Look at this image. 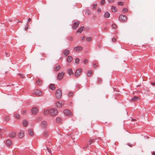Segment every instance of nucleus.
Wrapping results in <instances>:
<instances>
[{
	"mask_svg": "<svg viewBox=\"0 0 155 155\" xmlns=\"http://www.w3.org/2000/svg\"><path fill=\"white\" fill-rule=\"evenodd\" d=\"M61 91L60 89L57 90L55 93V96L57 99H60L61 96Z\"/></svg>",
	"mask_w": 155,
	"mask_h": 155,
	"instance_id": "nucleus-3",
	"label": "nucleus"
},
{
	"mask_svg": "<svg viewBox=\"0 0 155 155\" xmlns=\"http://www.w3.org/2000/svg\"><path fill=\"white\" fill-rule=\"evenodd\" d=\"M72 60V58L71 56H68L67 58V61L68 62H71Z\"/></svg>",
	"mask_w": 155,
	"mask_h": 155,
	"instance_id": "nucleus-21",
	"label": "nucleus"
},
{
	"mask_svg": "<svg viewBox=\"0 0 155 155\" xmlns=\"http://www.w3.org/2000/svg\"><path fill=\"white\" fill-rule=\"evenodd\" d=\"M128 11V9L127 8H125L123 9L122 12L123 13L127 12Z\"/></svg>",
	"mask_w": 155,
	"mask_h": 155,
	"instance_id": "nucleus-35",
	"label": "nucleus"
},
{
	"mask_svg": "<svg viewBox=\"0 0 155 155\" xmlns=\"http://www.w3.org/2000/svg\"><path fill=\"white\" fill-rule=\"evenodd\" d=\"M43 136L45 137H47L48 136V132L47 130H45L43 133Z\"/></svg>",
	"mask_w": 155,
	"mask_h": 155,
	"instance_id": "nucleus-27",
	"label": "nucleus"
},
{
	"mask_svg": "<svg viewBox=\"0 0 155 155\" xmlns=\"http://www.w3.org/2000/svg\"><path fill=\"white\" fill-rule=\"evenodd\" d=\"M61 68V67L59 65L56 66L54 69V70L56 71H58Z\"/></svg>",
	"mask_w": 155,
	"mask_h": 155,
	"instance_id": "nucleus-29",
	"label": "nucleus"
},
{
	"mask_svg": "<svg viewBox=\"0 0 155 155\" xmlns=\"http://www.w3.org/2000/svg\"><path fill=\"white\" fill-rule=\"evenodd\" d=\"M124 4V3L123 2H118V5H123Z\"/></svg>",
	"mask_w": 155,
	"mask_h": 155,
	"instance_id": "nucleus-39",
	"label": "nucleus"
},
{
	"mask_svg": "<svg viewBox=\"0 0 155 155\" xmlns=\"http://www.w3.org/2000/svg\"><path fill=\"white\" fill-rule=\"evenodd\" d=\"M9 135L10 137L13 138L15 137L16 134L15 132H12L9 133Z\"/></svg>",
	"mask_w": 155,
	"mask_h": 155,
	"instance_id": "nucleus-15",
	"label": "nucleus"
},
{
	"mask_svg": "<svg viewBox=\"0 0 155 155\" xmlns=\"http://www.w3.org/2000/svg\"><path fill=\"white\" fill-rule=\"evenodd\" d=\"M104 16L105 18H108L110 16V14L108 12H106L105 13Z\"/></svg>",
	"mask_w": 155,
	"mask_h": 155,
	"instance_id": "nucleus-26",
	"label": "nucleus"
},
{
	"mask_svg": "<svg viewBox=\"0 0 155 155\" xmlns=\"http://www.w3.org/2000/svg\"><path fill=\"white\" fill-rule=\"evenodd\" d=\"M15 117L16 118H19L20 117V116L17 114H15Z\"/></svg>",
	"mask_w": 155,
	"mask_h": 155,
	"instance_id": "nucleus-38",
	"label": "nucleus"
},
{
	"mask_svg": "<svg viewBox=\"0 0 155 155\" xmlns=\"http://www.w3.org/2000/svg\"><path fill=\"white\" fill-rule=\"evenodd\" d=\"M151 84L152 85L155 86V82H151Z\"/></svg>",
	"mask_w": 155,
	"mask_h": 155,
	"instance_id": "nucleus-54",
	"label": "nucleus"
},
{
	"mask_svg": "<svg viewBox=\"0 0 155 155\" xmlns=\"http://www.w3.org/2000/svg\"><path fill=\"white\" fill-rule=\"evenodd\" d=\"M64 104L62 101H58L55 103V106L58 107H62Z\"/></svg>",
	"mask_w": 155,
	"mask_h": 155,
	"instance_id": "nucleus-9",
	"label": "nucleus"
},
{
	"mask_svg": "<svg viewBox=\"0 0 155 155\" xmlns=\"http://www.w3.org/2000/svg\"><path fill=\"white\" fill-rule=\"evenodd\" d=\"M111 9L112 11L114 12H116L117 11V9L116 7L114 6H112Z\"/></svg>",
	"mask_w": 155,
	"mask_h": 155,
	"instance_id": "nucleus-23",
	"label": "nucleus"
},
{
	"mask_svg": "<svg viewBox=\"0 0 155 155\" xmlns=\"http://www.w3.org/2000/svg\"><path fill=\"white\" fill-rule=\"evenodd\" d=\"M68 39L69 41H72L73 39L72 36H71L69 37Z\"/></svg>",
	"mask_w": 155,
	"mask_h": 155,
	"instance_id": "nucleus-47",
	"label": "nucleus"
},
{
	"mask_svg": "<svg viewBox=\"0 0 155 155\" xmlns=\"http://www.w3.org/2000/svg\"><path fill=\"white\" fill-rule=\"evenodd\" d=\"M86 41L88 42L90 41L92 39V38L91 37H87L86 38Z\"/></svg>",
	"mask_w": 155,
	"mask_h": 155,
	"instance_id": "nucleus-32",
	"label": "nucleus"
},
{
	"mask_svg": "<svg viewBox=\"0 0 155 155\" xmlns=\"http://www.w3.org/2000/svg\"><path fill=\"white\" fill-rule=\"evenodd\" d=\"M28 122L27 120H23V125L24 127H26L28 124Z\"/></svg>",
	"mask_w": 155,
	"mask_h": 155,
	"instance_id": "nucleus-19",
	"label": "nucleus"
},
{
	"mask_svg": "<svg viewBox=\"0 0 155 155\" xmlns=\"http://www.w3.org/2000/svg\"><path fill=\"white\" fill-rule=\"evenodd\" d=\"M79 24L80 23L79 21H76L74 22L73 25V28L74 29H75L77 28Z\"/></svg>",
	"mask_w": 155,
	"mask_h": 155,
	"instance_id": "nucleus-12",
	"label": "nucleus"
},
{
	"mask_svg": "<svg viewBox=\"0 0 155 155\" xmlns=\"http://www.w3.org/2000/svg\"><path fill=\"white\" fill-rule=\"evenodd\" d=\"M105 0H102L101 1V5H104L105 4Z\"/></svg>",
	"mask_w": 155,
	"mask_h": 155,
	"instance_id": "nucleus-43",
	"label": "nucleus"
},
{
	"mask_svg": "<svg viewBox=\"0 0 155 155\" xmlns=\"http://www.w3.org/2000/svg\"><path fill=\"white\" fill-rule=\"evenodd\" d=\"M32 94L35 95L40 96L42 94V92L41 91L37 90L34 91L33 92Z\"/></svg>",
	"mask_w": 155,
	"mask_h": 155,
	"instance_id": "nucleus-5",
	"label": "nucleus"
},
{
	"mask_svg": "<svg viewBox=\"0 0 155 155\" xmlns=\"http://www.w3.org/2000/svg\"><path fill=\"white\" fill-rule=\"evenodd\" d=\"M116 40V39L114 38H113L112 39V41L113 42L115 41Z\"/></svg>",
	"mask_w": 155,
	"mask_h": 155,
	"instance_id": "nucleus-52",
	"label": "nucleus"
},
{
	"mask_svg": "<svg viewBox=\"0 0 155 155\" xmlns=\"http://www.w3.org/2000/svg\"><path fill=\"white\" fill-rule=\"evenodd\" d=\"M67 72L70 75H71L73 74L72 70L71 69H68L67 71Z\"/></svg>",
	"mask_w": 155,
	"mask_h": 155,
	"instance_id": "nucleus-24",
	"label": "nucleus"
},
{
	"mask_svg": "<svg viewBox=\"0 0 155 155\" xmlns=\"http://www.w3.org/2000/svg\"><path fill=\"white\" fill-rule=\"evenodd\" d=\"M84 38V37H83L82 38V40L83 41Z\"/></svg>",
	"mask_w": 155,
	"mask_h": 155,
	"instance_id": "nucleus-61",
	"label": "nucleus"
},
{
	"mask_svg": "<svg viewBox=\"0 0 155 155\" xmlns=\"http://www.w3.org/2000/svg\"><path fill=\"white\" fill-rule=\"evenodd\" d=\"M49 110H45L44 112V114L45 115H47L48 114H49Z\"/></svg>",
	"mask_w": 155,
	"mask_h": 155,
	"instance_id": "nucleus-31",
	"label": "nucleus"
},
{
	"mask_svg": "<svg viewBox=\"0 0 155 155\" xmlns=\"http://www.w3.org/2000/svg\"><path fill=\"white\" fill-rule=\"evenodd\" d=\"M87 147H84V149H85V148H87Z\"/></svg>",
	"mask_w": 155,
	"mask_h": 155,
	"instance_id": "nucleus-62",
	"label": "nucleus"
},
{
	"mask_svg": "<svg viewBox=\"0 0 155 155\" xmlns=\"http://www.w3.org/2000/svg\"><path fill=\"white\" fill-rule=\"evenodd\" d=\"M28 134L31 136H33L34 135L32 129H29L28 130Z\"/></svg>",
	"mask_w": 155,
	"mask_h": 155,
	"instance_id": "nucleus-22",
	"label": "nucleus"
},
{
	"mask_svg": "<svg viewBox=\"0 0 155 155\" xmlns=\"http://www.w3.org/2000/svg\"><path fill=\"white\" fill-rule=\"evenodd\" d=\"M152 155H155V152H153L152 153Z\"/></svg>",
	"mask_w": 155,
	"mask_h": 155,
	"instance_id": "nucleus-58",
	"label": "nucleus"
},
{
	"mask_svg": "<svg viewBox=\"0 0 155 155\" xmlns=\"http://www.w3.org/2000/svg\"><path fill=\"white\" fill-rule=\"evenodd\" d=\"M31 21V18H29L28 19V22H29V21Z\"/></svg>",
	"mask_w": 155,
	"mask_h": 155,
	"instance_id": "nucleus-56",
	"label": "nucleus"
},
{
	"mask_svg": "<svg viewBox=\"0 0 155 155\" xmlns=\"http://www.w3.org/2000/svg\"><path fill=\"white\" fill-rule=\"evenodd\" d=\"M18 75H19L20 77L21 78H24L25 77V76H24V75L23 74H18Z\"/></svg>",
	"mask_w": 155,
	"mask_h": 155,
	"instance_id": "nucleus-41",
	"label": "nucleus"
},
{
	"mask_svg": "<svg viewBox=\"0 0 155 155\" xmlns=\"http://www.w3.org/2000/svg\"><path fill=\"white\" fill-rule=\"evenodd\" d=\"M42 54L43 55V56H44V55H45V54Z\"/></svg>",
	"mask_w": 155,
	"mask_h": 155,
	"instance_id": "nucleus-63",
	"label": "nucleus"
},
{
	"mask_svg": "<svg viewBox=\"0 0 155 155\" xmlns=\"http://www.w3.org/2000/svg\"><path fill=\"white\" fill-rule=\"evenodd\" d=\"M82 71V70L81 68H79L77 69L75 73V75L76 77H78L79 76L80 74L81 73Z\"/></svg>",
	"mask_w": 155,
	"mask_h": 155,
	"instance_id": "nucleus-10",
	"label": "nucleus"
},
{
	"mask_svg": "<svg viewBox=\"0 0 155 155\" xmlns=\"http://www.w3.org/2000/svg\"><path fill=\"white\" fill-rule=\"evenodd\" d=\"M82 49L83 48L81 46H77L74 48V50L75 52H79L81 51Z\"/></svg>",
	"mask_w": 155,
	"mask_h": 155,
	"instance_id": "nucleus-8",
	"label": "nucleus"
},
{
	"mask_svg": "<svg viewBox=\"0 0 155 155\" xmlns=\"http://www.w3.org/2000/svg\"><path fill=\"white\" fill-rule=\"evenodd\" d=\"M47 149L49 152H50L51 151L47 147Z\"/></svg>",
	"mask_w": 155,
	"mask_h": 155,
	"instance_id": "nucleus-57",
	"label": "nucleus"
},
{
	"mask_svg": "<svg viewBox=\"0 0 155 155\" xmlns=\"http://www.w3.org/2000/svg\"><path fill=\"white\" fill-rule=\"evenodd\" d=\"M5 55L6 57H8L9 56V54L8 52H5Z\"/></svg>",
	"mask_w": 155,
	"mask_h": 155,
	"instance_id": "nucleus-50",
	"label": "nucleus"
},
{
	"mask_svg": "<svg viewBox=\"0 0 155 155\" xmlns=\"http://www.w3.org/2000/svg\"><path fill=\"white\" fill-rule=\"evenodd\" d=\"M117 25L115 24H113L112 26V27L113 28H117Z\"/></svg>",
	"mask_w": 155,
	"mask_h": 155,
	"instance_id": "nucleus-37",
	"label": "nucleus"
},
{
	"mask_svg": "<svg viewBox=\"0 0 155 155\" xmlns=\"http://www.w3.org/2000/svg\"><path fill=\"white\" fill-rule=\"evenodd\" d=\"M38 111V108L36 107H33L31 109V113L33 114H36Z\"/></svg>",
	"mask_w": 155,
	"mask_h": 155,
	"instance_id": "nucleus-7",
	"label": "nucleus"
},
{
	"mask_svg": "<svg viewBox=\"0 0 155 155\" xmlns=\"http://www.w3.org/2000/svg\"><path fill=\"white\" fill-rule=\"evenodd\" d=\"M114 0H108V2L109 3H110L113 2Z\"/></svg>",
	"mask_w": 155,
	"mask_h": 155,
	"instance_id": "nucleus-48",
	"label": "nucleus"
},
{
	"mask_svg": "<svg viewBox=\"0 0 155 155\" xmlns=\"http://www.w3.org/2000/svg\"><path fill=\"white\" fill-rule=\"evenodd\" d=\"M84 28V27L83 26H82L77 31V33H81L82 31L83 30Z\"/></svg>",
	"mask_w": 155,
	"mask_h": 155,
	"instance_id": "nucleus-28",
	"label": "nucleus"
},
{
	"mask_svg": "<svg viewBox=\"0 0 155 155\" xmlns=\"http://www.w3.org/2000/svg\"><path fill=\"white\" fill-rule=\"evenodd\" d=\"M85 64H86L88 62V60L87 59H85L83 62Z\"/></svg>",
	"mask_w": 155,
	"mask_h": 155,
	"instance_id": "nucleus-44",
	"label": "nucleus"
},
{
	"mask_svg": "<svg viewBox=\"0 0 155 155\" xmlns=\"http://www.w3.org/2000/svg\"><path fill=\"white\" fill-rule=\"evenodd\" d=\"M97 6V4H94L93 5L92 8L93 9H95L96 7Z\"/></svg>",
	"mask_w": 155,
	"mask_h": 155,
	"instance_id": "nucleus-45",
	"label": "nucleus"
},
{
	"mask_svg": "<svg viewBox=\"0 0 155 155\" xmlns=\"http://www.w3.org/2000/svg\"><path fill=\"white\" fill-rule=\"evenodd\" d=\"M127 20V16L124 15H120L119 17V20L122 22H126Z\"/></svg>",
	"mask_w": 155,
	"mask_h": 155,
	"instance_id": "nucleus-2",
	"label": "nucleus"
},
{
	"mask_svg": "<svg viewBox=\"0 0 155 155\" xmlns=\"http://www.w3.org/2000/svg\"><path fill=\"white\" fill-rule=\"evenodd\" d=\"M128 146H129L130 147H131L132 146V145H131V144H130V143H128Z\"/></svg>",
	"mask_w": 155,
	"mask_h": 155,
	"instance_id": "nucleus-55",
	"label": "nucleus"
},
{
	"mask_svg": "<svg viewBox=\"0 0 155 155\" xmlns=\"http://www.w3.org/2000/svg\"><path fill=\"white\" fill-rule=\"evenodd\" d=\"M73 93L72 92H70L69 93L68 96H71L73 95Z\"/></svg>",
	"mask_w": 155,
	"mask_h": 155,
	"instance_id": "nucleus-46",
	"label": "nucleus"
},
{
	"mask_svg": "<svg viewBox=\"0 0 155 155\" xmlns=\"http://www.w3.org/2000/svg\"><path fill=\"white\" fill-rule=\"evenodd\" d=\"M94 142V139H90L87 141V144L90 145L92 143Z\"/></svg>",
	"mask_w": 155,
	"mask_h": 155,
	"instance_id": "nucleus-30",
	"label": "nucleus"
},
{
	"mask_svg": "<svg viewBox=\"0 0 155 155\" xmlns=\"http://www.w3.org/2000/svg\"><path fill=\"white\" fill-rule=\"evenodd\" d=\"M5 119L6 121H8L10 120V117L9 116H6L5 117Z\"/></svg>",
	"mask_w": 155,
	"mask_h": 155,
	"instance_id": "nucleus-34",
	"label": "nucleus"
},
{
	"mask_svg": "<svg viewBox=\"0 0 155 155\" xmlns=\"http://www.w3.org/2000/svg\"><path fill=\"white\" fill-rule=\"evenodd\" d=\"M42 81L39 79H38L36 81V83L38 85H41L42 84Z\"/></svg>",
	"mask_w": 155,
	"mask_h": 155,
	"instance_id": "nucleus-16",
	"label": "nucleus"
},
{
	"mask_svg": "<svg viewBox=\"0 0 155 155\" xmlns=\"http://www.w3.org/2000/svg\"><path fill=\"white\" fill-rule=\"evenodd\" d=\"M93 66L94 68H96V67H97V65H96V63H94L93 64Z\"/></svg>",
	"mask_w": 155,
	"mask_h": 155,
	"instance_id": "nucleus-49",
	"label": "nucleus"
},
{
	"mask_svg": "<svg viewBox=\"0 0 155 155\" xmlns=\"http://www.w3.org/2000/svg\"><path fill=\"white\" fill-rule=\"evenodd\" d=\"M56 120L57 122L60 123L61 121V119L60 117H58L57 118Z\"/></svg>",
	"mask_w": 155,
	"mask_h": 155,
	"instance_id": "nucleus-33",
	"label": "nucleus"
},
{
	"mask_svg": "<svg viewBox=\"0 0 155 155\" xmlns=\"http://www.w3.org/2000/svg\"><path fill=\"white\" fill-rule=\"evenodd\" d=\"M93 74V71L92 70H89L87 72V75L90 77Z\"/></svg>",
	"mask_w": 155,
	"mask_h": 155,
	"instance_id": "nucleus-20",
	"label": "nucleus"
},
{
	"mask_svg": "<svg viewBox=\"0 0 155 155\" xmlns=\"http://www.w3.org/2000/svg\"><path fill=\"white\" fill-rule=\"evenodd\" d=\"M101 8H99L97 10V11L99 12H101Z\"/></svg>",
	"mask_w": 155,
	"mask_h": 155,
	"instance_id": "nucleus-53",
	"label": "nucleus"
},
{
	"mask_svg": "<svg viewBox=\"0 0 155 155\" xmlns=\"http://www.w3.org/2000/svg\"><path fill=\"white\" fill-rule=\"evenodd\" d=\"M64 75V73L63 72H62L59 73L58 75L57 79L58 80H61L62 78Z\"/></svg>",
	"mask_w": 155,
	"mask_h": 155,
	"instance_id": "nucleus-6",
	"label": "nucleus"
},
{
	"mask_svg": "<svg viewBox=\"0 0 155 155\" xmlns=\"http://www.w3.org/2000/svg\"><path fill=\"white\" fill-rule=\"evenodd\" d=\"M132 121H135L136 120H135V119H133L132 120Z\"/></svg>",
	"mask_w": 155,
	"mask_h": 155,
	"instance_id": "nucleus-60",
	"label": "nucleus"
},
{
	"mask_svg": "<svg viewBox=\"0 0 155 155\" xmlns=\"http://www.w3.org/2000/svg\"><path fill=\"white\" fill-rule=\"evenodd\" d=\"M139 99L140 98L138 97L137 96H134L133 98L131 99V101H136L137 100H139Z\"/></svg>",
	"mask_w": 155,
	"mask_h": 155,
	"instance_id": "nucleus-18",
	"label": "nucleus"
},
{
	"mask_svg": "<svg viewBox=\"0 0 155 155\" xmlns=\"http://www.w3.org/2000/svg\"><path fill=\"white\" fill-rule=\"evenodd\" d=\"M58 113V111L57 109L55 108H52L50 109L49 111V114L51 116H54L56 115Z\"/></svg>",
	"mask_w": 155,
	"mask_h": 155,
	"instance_id": "nucleus-1",
	"label": "nucleus"
},
{
	"mask_svg": "<svg viewBox=\"0 0 155 155\" xmlns=\"http://www.w3.org/2000/svg\"><path fill=\"white\" fill-rule=\"evenodd\" d=\"M28 24L26 25L25 27V30L26 31L28 30Z\"/></svg>",
	"mask_w": 155,
	"mask_h": 155,
	"instance_id": "nucleus-40",
	"label": "nucleus"
},
{
	"mask_svg": "<svg viewBox=\"0 0 155 155\" xmlns=\"http://www.w3.org/2000/svg\"><path fill=\"white\" fill-rule=\"evenodd\" d=\"M80 60L78 58H77L75 59V62L77 63H79Z\"/></svg>",
	"mask_w": 155,
	"mask_h": 155,
	"instance_id": "nucleus-42",
	"label": "nucleus"
},
{
	"mask_svg": "<svg viewBox=\"0 0 155 155\" xmlns=\"http://www.w3.org/2000/svg\"><path fill=\"white\" fill-rule=\"evenodd\" d=\"M107 28H105L103 29L104 30H106L107 29Z\"/></svg>",
	"mask_w": 155,
	"mask_h": 155,
	"instance_id": "nucleus-59",
	"label": "nucleus"
},
{
	"mask_svg": "<svg viewBox=\"0 0 155 155\" xmlns=\"http://www.w3.org/2000/svg\"><path fill=\"white\" fill-rule=\"evenodd\" d=\"M63 53L64 55L67 56L69 54V51L68 49H65Z\"/></svg>",
	"mask_w": 155,
	"mask_h": 155,
	"instance_id": "nucleus-13",
	"label": "nucleus"
},
{
	"mask_svg": "<svg viewBox=\"0 0 155 155\" xmlns=\"http://www.w3.org/2000/svg\"><path fill=\"white\" fill-rule=\"evenodd\" d=\"M6 145L8 146H10L12 144V142L10 140H8L6 141Z\"/></svg>",
	"mask_w": 155,
	"mask_h": 155,
	"instance_id": "nucleus-17",
	"label": "nucleus"
},
{
	"mask_svg": "<svg viewBox=\"0 0 155 155\" xmlns=\"http://www.w3.org/2000/svg\"><path fill=\"white\" fill-rule=\"evenodd\" d=\"M49 88L51 90H54L55 89V86L54 84H51L49 86Z\"/></svg>",
	"mask_w": 155,
	"mask_h": 155,
	"instance_id": "nucleus-25",
	"label": "nucleus"
},
{
	"mask_svg": "<svg viewBox=\"0 0 155 155\" xmlns=\"http://www.w3.org/2000/svg\"><path fill=\"white\" fill-rule=\"evenodd\" d=\"M24 135V132L23 131L21 130L19 133V137L20 138H21L23 137Z\"/></svg>",
	"mask_w": 155,
	"mask_h": 155,
	"instance_id": "nucleus-14",
	"label": "nucleus"
},
{
	"mask_svg": "<svg viewBox=\"0 0 155 155\" xmlns=\"http://www.w3.org/2000/svg\"><path fill=\"white\" fill-rule=\"evenodd\" d=\"M26 110H24L23 111V114H26Z\"/></svg>",
	"mask_w": 155,
	"mask_h": 155,
	"instance_id": "nucleus-51",
	"label": "nucleus"
},
{
	"mask_svg": "<svg viewBox=\"0 0 155 155\" xmlns=\"http://www.w3.org/2000/svg\"><path fill=\"white\" fill-rule=\"evenodd\" d=\"M102 81V79L101 78H99L98 79V81H97V83H99V84H100L101 83Z\"/></svg>",
	"mask_w": 155,
	"mask_h": 155,
	"instance_id": "nucleus-36",
	"label": "nucleus"
},
{
	"mask_svg": "<svg viewBox=\"0 0 155 155\" xmlns=\"http://www.w3.org/2000/svg\"><path fill=\"white\" fill-rule=\"evenodd\" d=\"M64 113L65 115L68 116H72L73 114L71 111L68 109L64 110Z\"/></svg>",
	"mask_w": 155,
	"mask_h": 155,
	"instance_id": "nucleus-4",
	"label": "nucleus"
},
{
	"mask_svg": "<svg viewBox=\"0 0 155 155\" xmlns=\"http://www.w3.org/2000/svg\"><path fill=\"white\" fill-rule=\"evenodd\" d=\"M47 126V124L46 121H43L41 123V127L45 129L46 128Z\"/></svg>",
	"mask_w": 155,
	"mask_h": 155,
	"instance_id": "nucleus-11",
	"label": "nucleus"
}]
</instances>
